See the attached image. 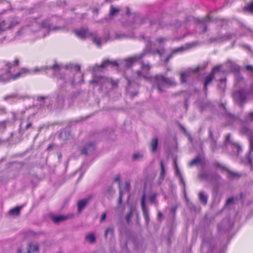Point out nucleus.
<instances>
[{
	"label": "nucleus",
	"mask_w": 253,
	"mask_h": 253,
	"mask_svg": "<svg viewBox=\"0 0 253 253\" xmlns=\"http://www.w3.org/2000/svg\"><path fill=\"white\" fill-rule=\"evenodd\" d=\"M92 196L90 195L88 197L80 200L77 203L78 211L81 212L82 210L86 207L88 203L92 199Z\"/></svg>",
	"instance_id": "nucleus-7"
},
{
	"label": "nucleus",
	"mask_w": 253,
	"mask_h": 253,
	"mask_svg": "<svg viewBox=\"0 0 253 253\" xmlns=\"http://www.w3.org/2000/svg\"><path fill=\"white\" fill-rule=\"evenodd\" d=\"M143 157V155L141 153H134L132 156V159L133 161L138 160L139 159H142Z\"/></svg>",
	"instance_id": "nucleus-28"
},
{
	"label": "nucleus",
	"mask_w": 253,
	"mask_h": 253,
	"mask_svg": "<svg viewBox=\"0 0 253 253\" xmlns=\"http://www.w3.org/2000/svg\"><path fill=\"white\" fill-rule=\"evenodd\" d=\"M245 69L247 71L253 73V65H247L245 66Z\"/></svg>",
	"instance_id": "nucleus-35"
},
{
	"label": "nucleus",
	"mask_w": 253,
	"mask_h": 253,
	"mask_svg": "<svg viewBox=\"0 0 253 253\" xmlns=\"http://www.w3.org/2000/svg\"><path fill=\"white\" fill-rule=\"evenodd\" d=\"M233 96L236 101L241 104L246 100L247 94L245 90L240 89L234 92Z\"/></svg>",
	"instance_id": "nucleus-5"
},
{
	"label": "nucleus",
	"mask_w": 253,
	"mask_h": 253,
	"mask_svg": "<svg viewBox=\"0 0 253 253\" xmlns=\"http://www.w3.org/2000/svg\"><path fill=\"white\" fill-rule=\"evenodd\" d=\"M52 147H53L52 145L50 144V145H48V146L47 147V149L48 150H51V149L52 148Z\"/></svg>",
	"instance_id": "nucleus-60"
},
{
	"label": "nucleus",
	"mask_w": 253,
	"mask_h": 253,
	"mask_svg": "<svg viewBox=\"0 0 253 253\" xmlns=\"http://www.w3.org/2000/svg\"><path fill=\"white\" fill-rule=\"evenodd\" d=\"M213 166L215 167L219 168L220 169L226 171L227 169V168H226L225 166L220 164V163L218 162H215L213 164Z\"/></svg>",
	"instance_id": "nucleus-33"
},
{
	"label": "nucleus",
	"mask_w": 253,
	"mask_h": 253,
	"mask_svg": "<svg viewBox=\"0 0 253 253\" xmlns=\"http://www.w3.org/2000/svg\"><path fill=\"white\" fill-rule=\"evenodd\" d=\"M120 11L118 8L115 7L113 5H111L109 12V16L113 17L116 15Z\"/></svg>",
	"instance_id": "nucleus-21"
},
{
	"label": "nucleus",
	"mask_w": 253,
	"mask_h": 253,
	"mask_svg": "<svg viewBox=\"0 0 253 253\" xmlns=\"http://www.w3.org/2000/svg\"><path fill=\"white\" fill-rule=\"evenodd\" d=\"M95 149V145L91 143L85 146L81 151L82 154L87 155L89 152L93 151Z\"/></svg>",
	"instance_id": "nucleus-13"
},
{
	"label": "nucleus",
	"mask_w": 253,
	"mask_h": 253,
	"mask_svg": "<svg viewBox=\"0 0 253 253\" xmlns=\"http://www.w3.org/2000/svg\"><path fill=\"white\" fill-rule=\"evenodd\" d=\"M113 233V228L112 227H109L108 228L106 231H105V237L106 238L107 237V234H108V233Z\"/></svg>",
	"instance_id": "nucleus-40"
},
{
	"label": "nucleus",
	"mask_w": 253,
	"mask_h": 253,
	"mask_svg": "<svg viewBox=\"0 0 253 253\" xmlns=\"http://www.w3.org/2000/svg\"><path fill=\"white\" fill-rule=\"evenodd\" d=\"M136 74L139 79H143L144 80L150 82L153 85L154 77L149 75V74L146 72L141 70H138L136 72Z\"/></svg>",
	"instance_id": "nucleus-6"
},
{
	"label": "nucleus",
	"mask_w": 253,
	"mask_h": 253,
	"mask_svg": "<svg viewBox=\"0 0 253 253\" xmlns=\"http://www.w3.org/2000/svg\"><path fill=\"white\" fill-rule=\"evenodd\" d=\"M16 66V59L12 62L3 61L0 62V68L5 71V74L0 75V81L7 82L10 80H14L16 79V75L12 74V72L15 70Z\"/></svg>",
	"instance_id": "nucleus-1"
},
{
	"label": "nucleus",
	"mask_w": 253,
	"mask_h": 253,
	"mask_svg": "<svg viewBox=\"0 0 253 253\" xmlns=\"http://www.w3.org/2000/svg\"><path fill=\"white\" fill-rule=\"evenodd\" d=\"M179 180H180V183L183 185V186H185V182H184V179H183V178L182 177V175L181 174V173H179Z\"/></svg>",
	"instance_id": "nucleus-47"
},
{
	"label": "nucleus",
	"mask_w": 253,
	"mask_h": 253,
	"mask_svg": "<svg viewBox=\"0 0 253 253\" xmlns=\"http://www.w3.org/2000/svg\"><path fill=\"white\" fill-rule=\"evenodd\" d=\"M130 184L129 182L126 181L125 183V188H124L125 190L126 191H129L130 190Z\"/></svg>",
	"instance_id": "nucleus-37"
},
{
	"label": "nucleus",
	"mask_w": 253,
	"mask_h": 253,
	"mask_svg": "<svg viewBox=\"0 0 253 253\" xmlns=\"http://www.w3.org/2000/svg\"><path fill=\"white\" fill-rule=\"evenodd\" d=\"M175 81L171 78H166L162 75H156L154 77L153 87L156 86L160 92L164 91L165 86H175Z\"/></svg>",
	"instance_id": "nucleus-2"
},
{
	"label": "nucleus",
	"mask_w": 253,
	"mask_h": 253,
	"mask_svg": "<svg viewBox=\"0 0 253 253\" xmlns=\"http://www.w3.org/2000/svg\"><path fill=\"white\" fill-rule=\"evenodd\" d=\"M51 68L53 70H55L56 69H59V66L57 64H54L51 66Z\"/></svg>",
	"instance_id": "nucleus-52"
},
{
	"label": "nucleus",
	"mask_w": 253,
	"mask_h": 253,
	"mask_svg": "<svg viewBox=\"0 0 253 253\" xmlns=\"http://www.w3.org/2000/svg\"><path fill=\"white\" fill-rule=\"evenodd\" d=\"M221 67H222V66L221 65H217V66L214 67L211 73H213V75H214L215 76L216 72H221L220 71Z\"/></svg>",
	"instance_id": "nucleus-32"
},
{
	"label": "nucleus",
	"mask_w": 253,
	"mask_h": 253,
	"mask_svg": "<svg viewBox=\"0 0 253 253\" xmlns=\"http://www.w3.org/2000/svg\"><path fill=\"white\" fill-rule=\"evenodd\" d=\"M32 124L31 122H29L27 124V125H26V127H25V129L26 130L28 129L29 128H30V127L32 126Z\"/></svg>",
	"instance_id": "nucleus-56"
},
{
	"label": "nucleus",
	"mask_w": 253,
	"mask_h": 253,
	"mask_svg": "<svg viewBox=\"0 0 253 253\" xmlns=\"http://www.w3.org/2000/svg\"><path fill=\"white\" fill-rule=\"evenodd\" d=\"M61 157V154L60 153L59 154H58V158H60Z\"/></svg>",
	"instance_id": "nucleus-64"
},
{
	"label": "nucleus",
	"mask_w": 253,
	"mask_h": 253,
	"mask_svg": "<svg viewBox=\"0 0 253 253\" xmlns=\"http://www.w3.org/2000/svg\"><path fill=\"white\" fill-rule=\"evenodd\" d=\"M85 238L86 240L88 241L90 243H94L96 241V238L93 233H90L86 235Z\"/></svg>",
	"instance_id": "nucleus-23"
},
{
	"label": "nucleus",
	"mask_w": 253,
	"mask_h": 253,
	"mask_svg": "<svg viewBox=\"0 0 253 253\" xmlns=\"http://www.w3.org/2000/svg\"><path fill=\"white\" fill-rule=\"evenodd\" d=\"M6 216L9 218H14L16 216V207L11 209L7 213Z\"/></svg>",
	"instance_id": "nucleus-24"
},
{
	"label": "nucleus",
	"mask_w": 253,
	"mask_h": 253,
	"mask_svg": "<svg viewBox=\"0 0 253 253\" xmlns=\"http://www.w3.org/2000/svg\"><path fill=\"white\" fill-rule=\"evenodd\" d=\"M240 67L235 66L234 71L236 72L237 73L235 75V85L237 86H240L241 85H244L246 83L244 78L240 73Z\"/></svg>",
	"instance_id": "nucleus-4"
},
{
	"label": "nucleus",
	"mask_w": 253,
	"mask_h": 253,
	"mask_svg": "<svg viewBox=\"0 0 253 253\" xmlns=\"http://www.w3.org/2000/svg\"><path fill=\"white\" fill-rule=\"evenodd\" d=\"M173 56V55L172 54H169L168 57L167 58H166V62H168L169 60V59H170L171 58H172Z\"/></svg>",
	"instance_id": "nucleus-57"
},
{
	"label": "nucleus",
	"mask_w": 253,
	"mask_h": 253,
	"mask_svg": "<svg viewBox=\"0 0 253 253\" xmlns=\"http://www.w3.org/2000/svg\"><path fill=\"white\" fill-rule=\"evenodd\" d=\"M199 200L203 204L206 205L208 202V196L203 191H200L199 193Z\"/></svg>",
	"instance_id": "nucleus-17"
},
{
	"label": "nucleus",
	"mask_w": 253,
	"mask_h": 253,
	"mask_svg": "<svg viewBox=\"0 0 253 253\" xmlns=\"http://www.w3.org/2000/svg\"><path fill=\"white\" fill-rule=\"evenodd\" d=\"M141 206L143 217L147 222L149 221V213L145 207V194L144 193L141 199Z\"/></svg>",
	"instance_id": "nucleus-9"
},
{
	"label": "nucleus",
	"mask_w": 253,
	"mask_h": 253,
	"mask_svg": "<svg viewBox=\"0 0 253 253\" xmlns=\"http://www.w3.org/2000/svg\"><path fill=\"white\" fill-rule=\"evenodd\" d=\"M174 162L175 168V169H176V172L178 175V176L179 177V173H180V172L178 168V166H177V163H176V160H175Z\"/></svg>",
	"instance_id": "nucleus-45"
},
{
	"label": "nucleus",
	"mask_w": 253,
	"mask_h": 253,
	"mask_svg": "<svg viewBox=\"0 0 253 253\" xmlns=\"http://www.w3.org/2000/svg\"><path fill=\"white\" fill-rule=\"evenodd\" d=\"M90 83L91 84H98V80L96 78H94L93 79L90 81Z\"/></svg>",
	"instance_id": "nucleus-53"
},
{
	"label": "nucleus",
	"mask_w": 253,
	"mask_h": 253,
	"mask_svg": "<svg viewBox=\"0 0 253 253\" xmlns=\"http://www.w3.org/2000/svg\"><path fill=\"white\" fill-rule=\"evenodd\" d=\"M15 95L14 94H10L7 96H6L4 97V100H7L9 98H14Z\"/></svg>",
	"instance_id": "nucleus-51"
},
{
	"label": "nucleus",
	"mask_w": 253,
	"mask_h": 253,
	"mask_svg": "<svg viewBox=\"0 0 253 253\" xmlns=\"http://www.w3.org/2000/svg\"><path fill=\"white\" fill-rule=\"evenodd\" d=\"M247 159H248L249 164L252 166H253V157L251 156V153H250L249 155L247 156Z\"/></svg>",
	"instance_id": "nucleus-39"
},
{
	"label": "nucleus",
	"mask_w": 253,
	"mask_h": 253,
	"mask_svg": "<svg viewBox=\"0 0 253 253\" xmlns=\"http://www.w3.org/2000/svg\"><path fill=\"white\" fill-rule=\"evenodd\" d=\"M244 9L253 14V0L252 2L248 3L244 7Z\"/></svg>",
	"instance_id": "nucleus-25"
},
{
	"label": "nucleus",
	"mask_w": 253,
	"mask_h": 253,
	"mask_svg": "<svg viewBox=\"0 0 253 253\" xmlns=\"http://www.w3.org/2000/svg\"><path fill=\"white\" fill-rule=\"evenodd\" d=\"M158 217H160L162 216V213L161 211H159L157 214Z\"/></svg>",
	"instance_id": "nucleus-61"
},
{
	"label": "nucleus",
	"mask_w": 253,
	"mask_h": 253,
	"mask_svg": "<svg viewBox=\"0 0 253 253\" xmlns=\"http://www.w3.org/2000/svg\"><path fill=\"white\" fill-rule=\"evenodd\" d=\"M158 145V138L157 137L153 138L150 143V148L152 153H154L157 149Z\"/></svg>",
	"instance_id": "nucleus-14"
},
{
	"label": "nucleus",
	"mask_w": 253,
	"mask_h": 253,
	"mask_svg": "<svg viewBox=\"0 0 253 253\" xmlns=\"http://www.w3.org/2000/svg\"><path fill=\"white\" fill-rule=\"evenodd\" d=\"M89 37L92 38V41L94 43L96 44L98 47H100L101 46V38L93 33H89Z\"/></svg>",
	"instance_id": "nucleus-12"
},
{
	"label": "nucleus",
	"mask_w": 253,
	"mask_h": 253,
	"mask_svg": "<svg viewBox=\"0 0 253 253\" xmlns=\"http://www.w3.org/2000/svg\"><path fill=\"white\" fill-rule=\"evenodd\" d=\"M110 83H111L112 87H118V81H115V80H113L111 79L110 81Z\"/></svg>",
	"instance_id": "nucleus-36"
},
{
	"label": "nucleus",
	"mask_w": 253,
	"mask_h": 253,
	"mask_svg": "<svg viewBox=\"0 0 253 253\" xmlns=\"http://www.w3.org/2000/svg\"><path fill=\"white\" fill-rule=\"evenodd\" d=\"M204 20L205 21H207L208 20L209 21H212V18L210 17V14H208L207 15H206V16L205 17Z\"/></svg>",
	"instance_id": "nucleus-50"
},
{
	"label": "nucleus",
	"mask_w": 253,
	"mask_h": 253,
	"mask_svg": "<svg viewBox=\"0 0 253 253\" xmlns=\"http://www.w3.org/2000/svg\"><path fill=\"white\" fill-rule=\"evenodd\" d=\"M114 182H119V186L120 188L121 187V181H120V175H117L114 179Z\"/></svg>",
	"instance_id": "nucleus-43"
},
{
	"label": "nucleus",
	"mask_w": 253,
	"mask_h": 253,
	"mask_svg": "<svg viewBox=\"0 0 253 253\" xmlns=\"http://www.w3.org/2000/svg\"><path fill=\"white\" fill-rule=\"evenodd\" d=\"M130 10H129V8L128 7L127 8V11H126V14H130Z\"/></svg>",
	"instance_id": "nucleus-62"
},
{
	"label": "nucleus",
	"mask_w": 253,
	"mask_h": 253,
	"mask_svg": "<svg viewBox=\"0 0 253 253\" xmlns=\"http://www.w3.org/2000/svg\"><path fill=\"white\" fill-rule=\"evenodd\" d=\"M157 41L160 42V43H162L163 42H164L165 41V39L164 38H159L158 39H157Z\"/></svg>",
	"instance_id": "nucleus-54"
},
{
	"label": "nucleus",
	"mask_w": 253,
	"mask_h": 253,
	"mask_svg": "<svg viewBox=\"0 0 253 253\" xmlns=\"http://www.w3.org/2000/svg\"><path fill=\"white\" fill-rule=\"evenodd\" d=\"M226 171L228 172V177L229 178H231L232 179L235 178H240L242 176V174L241 173L231 171L229 169H227Z\"/></svg>",
	"instance_id": "nucleus-20"
},
{
	"label": "nucleus",
	"mask_w": 253,
	"mask_h": 253,
	"mask_svg": "<svg viewBox=\"0 0 253 253\" xmlns=\"http://www.w3.org/2000/svg\"><path fill=\"white\" fill-rule=\"evenodd\" d=\"M74 32L78 38L85 39L86 37H89L90 33L87 28H82L78 30H75Z\"/></svg>",
	"instance_id": "nucleus-10"
},
{
	"label": "nucleus",
	"mask_w": 253,
	"mask_h": 253,
	"mask_svg": "<svg viewBox=\"0 0 253 253\" xmlns=\"http://www.w3.org/2000/svg\"><path fill=\"white\" fill-rule=\"evenodd\" d=\"M6 127V122L3 121L0 123V130L3 131Z\"/></svg>",
	"instance_id": "nucleus-38"
},
{
	"label": "nucleus",
	"mask_w": 253,
	"mask_h": 253,
	"mask_svg": "<svg viewBox=\"0 0 253 253\" xmlns=\"http://www.w3.org/2000/svg\"><path fill=\"white\" fill-rule=\"evenodd\" d=\"M248 118L249 120L253 121V111L248 114Z\"/></svg>",
	"instance_id": "nucleus-48"
},
{
	"label": "nucleus",
	"mask_w": 253,
	"mask_h": 253,
	"mask_svg": "<svg viewBox=\"0 0 253 253\" xmlns=\"http://www.w3.org/2000/svg\"><path fill=\"white\" fill-rule=\"evenodd\" d=\"M219 81L221 83H223V82H225V83L226 81V78H223V79H220L219 80Z\"/></svg>",
	"instance_id": "nucleus-58"
},
{
	"label": "nucleus",
	"mask_w": 253,
	"mask_h": 253,
	"mask_svg": "<svg viewBox=\"0 0 253 253\" xmlns=\"http://www.w3.org/2000/svg\"><path fill=\"white\" fill-rule=\"evenodd\" d=\"M144 55V53H142L138 55H135L126 59V64L127 67H130L137 61L141 59Z\"/></svg>",
	"instance_id": "nucleus-8"
},
{
	"label": "nucleus",
	"mask_w": 253,
	"mask_h": 253,
	"mask_svg": "<svg viewBox=\"0 0 253 253\" xmlns=\"http://www.w3.org/2000/svg\"><path fill=\"white\" fill-rule=\"evenodd\" d=\"M109 65L113 66L118 67L119 66L118 63L116 61H110L109 60H104L101 64L100 67L102 68L106 67Z\"/></svg>",
	"instance_id": "nucleus-16"
},
{
	"label": "nucleus",
	"mask_w": 253,
	"mask_h": 253,
	"mask_svg": "<svg viewBox=\"0 0 253 253\" xmlns=\"http://www.w3.org/2000/svg\"><path fill=\"white\" fill-rule=\"evenodd\" d=\"M250 142V150L251 151H253V135L250 136L249 138Z\"/></svg>",
	"instance_id": "nucleus-34"
},
{
	"label": "nucleus",
	"mask_w": 253,
	"mask_h": 253,
	"mask_svg": "<svg viewBox=\"0 0 253 253\" xmlns=\"http://www.w3.org/2000/svg\"><path fill=\"white\" fill-rule=\"evenodd\" d=\"M157 193H155V194H152L150 197V201L151 203H153L154 202V201L157 197Z\"/></svg>",
	"instance_id": "nucleus-44"
},
{
	"label": "nucleus",
	"mask_w": 253,
	"mask_h": 253,
	"mask_svg": "<svg viewBox=\"0 0 253 253\" xmlns=\"http://www.w3.org/2000/svg\"><path fill=\"white\" fill-rule=\"evenodd\" d=\"M20 210V208L17 206V216L19 214Z\"/></svg>",
	"instance_id": "nucleus-59"
},
{
	"label": "nucleus",
	"mask_w": 253,
	"mask_h": 253,
	"mask_svg": "<svg viewBox=\"0 0 253 253\" xmlns=\"http://www.w3.org/2000/svg\"><path fill=\"white\" fill-rule=\"evenodd\" d=\"M30 71L26 68H22L21 70L17 73V78L26 76L29 73Z\"/></svg>",
	"instance_id": "nucleus-22"
},
{
	"label": "nucleus",
	"mask_w": 253,
	"mask_h": 253,
	"mask_svg": "<svg viewBox=\"0 0 253 253\" xmlns=\"http://www.w3.org/2000/svg\"><path fill=\"white\" fill-rule=\"evenodd\" d=\"M123 194V192L121 190H120L119 192V198L118 200V203L119 204H121L122 203Z\"/></svg>",
	"instance_id": "nucleus-42"
},
{
	"label": "nucleus",
	"mask_w": 253,
	"mask_h": 253,
	"mask_svg": "<svg viewBox=\"0 0 253 253\" xmlns=\"http://www.w3.org/2000/svg\"><path fill=\"white\" fill-rule=\"evenodd\" d=\"M72 215H59L57 216H53L52 217L53 221L56 223H58L62 221H64L69 219L70 217H72Z\"/></svg>",
	"instance_id": "nucleus-15"
},
{
	"label": "nucleus",
	"mask_w": 253,
	"mask_h": 253,
	"mask_svg": "<svg viewBox=\"0 0 253 253\" xmlns=\"http://www.w3.org/2000/svg\"><path fill=\"white\" fill-rule=\"evenodd\" d=\"M233 148L236 149L237 151V155H238L239 153L242 151V147L240 145L237 143H232V146Z\"/></svg>",
	"instance_id": "nucleus-27"
},
{
	"label": "nucleus",
	"mask_w": 253,
	"mask_h": 253,
	"mask_svg": "<svg viewBox=\"0 0 253 253\" xmlns=\"http://www.w3.org/2000/svg\"><path fill=\"white\" fill-rule=\"evenodd\" d=\"M11 12L10 10H4L0 14V35L4 31L13 28L15 25V19L14 17H12L7 20H4L2 16L5 14H9Z\"/></svg>",
	"instance_id": "nucleus-3"
},
{
	"label": "nucleus",
	"mask_w": 253,
	"mask_h": 253,
	"mask_svg": "<svg viewBox=\"0 0 253 253\" xmlns=\"http://www.w3.org/2000/svg\"><path fill=\"white\" fill-rule=\"evenodd\" d=\"M240 132L242 134H245L249 136V137L251 135H253L252 130L247 126H243L240 129Z\"/></svg>",
	"instance_id": "nucleus-18"
},
{
	"label": "nucleus",
	"mask_w": 253,
	"mask_h": 253,
	"mask_svg": "<svg viewBox=\"0 0 253 253\" xmlns=\"http://www.w3.org/2000/svg\"><path fill=\"white\" fill-rule=\"evenodd\" d=\"M201 162V159L198 157L193 159L189 163V166L192 167L195 165L199 164Z\"/></svg>",
	"instance_id": "nucleus-26"
},
{
	"label": "nucleus",
	"mask_w": 253,
	"mask_h": 253,
	"mask_svg": "<svg viewBox=\"0 0 253 253\" xmlns=\"http://www.w3.org/2000/svg\"><path fill=\"white\" fill-rule=\"evenodd\" d=\"M231 138V135L230 134L228 133L226 134L225 136V144H231V146H232V143H234V142L232 141L230 139Z\"/></svg>",
	"instance_id": "nucleus-30"
},
{
	"label": "nucleus",
	"mask_w": 253,
	"mask_h": 253,
	"mask_svg": "<svg viewBox=\"0 0 253 253\" xmlns=\"http://www.w3.org/2000/svg\"><path fill=\"white\" fill-rule=\"evenodd\" d=\"M106 213L105 212L103 213L100 217V222H102V221H103L106 219Z\"/></svg>",
	"instance_id": "nucleus-49"
},
{
	"label": "nucleus",
	"mask_w": 253,
	"mask_h": 253,
	"mask_svg": "<svg viewBox=\"0 0 253 253\" xmlns=\"http://www.w3.org/2000/svg\"><path fill=\"white\" fill-rule=\"evenodd\" d=\"M176 209H177V208L176 207L171 208V209L170 210V212L174 214L176 211Z\"/></svg>",
	"instance_id": "nucleus-55"
},
{
	"label": "nucleus",
	"mask_w": 253,
	"mask_h": 253,
	"mask_svg": "<svg viewBox=\"0 0 253 253\" xmlns=\"http://www.w3.org/2000/svg\"><path fill=\"white\" fill-rule=\"evenodd\" d=\"M132 215V212L131 211H129L127 213V214L126 215V220L128 223L129 222V221H130V218H131Z\"/></svg>",
	"instance_id": "nucleus-41"
},
{
	"label": "nucleus",
	"mask_w": 253,
	"mask_h": 253,
	"mask_svg": "<svg viewBox=\"0 0 253 253\" xmlns=\"http://www.w3.org/2000/svg\"><path fill=\"white\" fill-rule=\"evenodd\" d=\"M233 202H234V198L232 197L230 198L227 199L226 203V205H230V204H232V203H233Z\"/></svg>",
	"instance_id": "nucleus-46"
},
{
	"label": "nucleus",
	"mask_w": 253,
	"mask_h": 253,
	"mask_svg": "<svg viewBox=\"0 0 253 253\" xmlns=\"http://www.w3.org/2000/svg\"><path fill=\"white\" fill-rule=\"evenodd\" d=\"M4 142V141H2L0 139V144H2Z\"/></svg>",
	"instance_id": "nucleus-63"
},
{
	"label": "nucleus",
	"mask_w": 253,
	"mask_h": 253,
	"mask_svg": "<svg viewBox=\"0 0 253 253\" xmlns=\"http://www.w3.org/2000/svg\"><path fill=\"white\" fill-rule=\"evenodd\" d=\"M188 76V74L186 73H182L180 74V82L182 83L186 82V78Z\"/></svg>",
	"instance_id": "nucleus-31"
},
{
	"label": "nucleus",
	"mask_w": 253,
	"mask_h": 253,
	"mask_svg": "<svg viewBox=\"0 0 253 253\" xmlns=\"http://www.w3.org/2000/svg\"><path fill=\"white\" fill-rule=\"evenodd\" d=\"M214 78V75L211 73H210L208 76L205 77L204 82L203 89L206 93L208 91V85L212 82Z\"/></svg>",
	"instance_id": "nucleus-11"
},
{
	"label": "nucleus",
	"mask_w": 253,
	"mask_h": 253,
	"mask_svg": "<svg viewBox=\"0 0 253 253\" xmlns=\"http://www.w3.org/2000/svg\"><path fill=\"white\" fill-rule=\"evenodd\" d=\"M141 65V69L144 71L146 72L149 74L150 69L151 68V65L149 63H145L144 62H141L140 63Z\"/></svg>",
	"instance_id": "nucleus-19"
},
{
	"label": "nucleus",
	"mask_w": 253,
	"mask_h": 253,
	"mask_svg": "<svg viewBox=\"0 0 253 253\" xmlns=\"http://www.w3.org/2000/svg\"><path fill=\"white\" fill-rule=\"evenodd\" d=\"M160 165H161V173H160V177L163 178V177L164 176L165 173V167H164V163H163V161H161Z\"/></svg>",
	"instance_id": "nucleus-29"
}]
</instances>
